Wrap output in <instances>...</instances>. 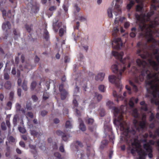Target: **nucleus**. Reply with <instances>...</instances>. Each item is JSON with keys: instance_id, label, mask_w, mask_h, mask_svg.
I'll return each mask as SVG.
<instances>
[{"instance_id": "obj_1", "label": "nucleus", "mask_w": 159, "mask_h": 159, "mask_svg": "<svg viewBox=\"0 0 159 159\" xmlns=\"http://www.w3.org/2000/svg\"><path fill=\"white\" fill-rule=\"evenodd\" d=\"M138 48L137 53L141 57L148 60V63L143 60L138 59L136 60L138 68L133 67L131 71L134 74L138 73L139 76L135 75L134 82L129 80L130 85L132 87L133 90L135 92L138 90L137 84L140 81H143L146 77L148 80V84L150 86L152 90V97L151 99V102L158 105L159 109V62L157 63L152 59V56L147 51L148 45L147 43H143L139 42L137 43Z\"/></svg>"}, {"instance_id": "obj_2", "label": "nucleus", "mask_w": 159, "mask_h": 159, "mask_svg": "<svg viewBox=\"0 0 159 159\" xmlns=\"http://www.w3.org/2000/svg\"><path fill=\"white\" fill-rule=\"evenodd\" d=\"M107 105L110 109L113 111L115 116L117 118L118 124L121 131L123 132V138L129 145V149L134 156L137 152L139 155V159H145L147 154L141 148L138 140L139 136L147 129V124L145 120L146 116L143 115L142 120L138 121L135 119L133 123L134 127L130 129L129 126L123 120V115L125 113V107L122 105L118 108L114 107L112 102L109 101L107 103Z\"/></svg>"}, {"instance_id": "obj_3", "label": "nucleus", "mask_w": 159, "mask_h": 159, "mask_svg": "<svg viewBox=\"0 0 159 159\" xmlns=\"http://www.w3.org/2000/svg\"><path fill=\"white\" fill-rule=\"evenodd\" d=\"M112 54L115 58L120 61V63L122 64L120 65L117 63L111 66V70L113 73L116 74V75H110L109 76V81L114 84L116 87L120 89V91L123 88L122 84H120V80L122 78L123 74L126 69V65L128 64V67L130 66V57H129L122 59L124 55V52H120L113 51Z\"/></svg>"}, {"instance_id": "obj_4", "label": "nucleus", "mask_w": 159, "mask_h": 159, "mask_svg": "<svg viewBox=\"0 0 159 159\" xmlns=\"http://www.w3.org/2000/svg\"><path fill=\"white\" fill-rule=\"evenodd\" d=\"M154 14L153 11L148 12L146 17L142 18L138 14H135V18L137 20V23L139 24V31H140V35L144 37L146 33L149 31V41L153 40L151 34V28L154 27L156 25H158V21L150 20V17Z\"/></svg>"}, {"instance_id": "obj_5", "label": "nucleus", "mask_w": 159, "mask_h": 159, "mask_svg": "<svg viewBox=\"0 0 159 159\" xmlns=\"http://www.w3.org/2000/svg\"><path fill=\"white\" fill-rule=\"evenodd\" d=\"M154 21H158L159 24L154 27L151 28V34L152 35V40L151 41H149L150 39L149 31L146 32L144 36V37H145L147 39V43H152L151 47L152 49H153V52L154 53V56L155 57V59L157 61L159 62V50L158 48H156L157 44L159 47V40L157 41L155 40L153 37L152 34L154 33H159V29L156 28V27L159 25V22L158 21L154 20Z\"/></svg>"}, {"instance_id": "obj_6", "label": "nucleus", "mask_w": 159, "mask_h": 159, "mask_svg": "<svg viewBox=\"0 0 159 159\" xmlns=\"http://www.w3.org/2000/svg\"><path fill=\"white\" fill-rule=\"evenodd\" d=\"M122 44L120 38H115L112 43V46L114 49H119L122 47Z\"/></svg>"}, {"instance_id": "obj_7", "label": "nucleus", "mask_w": 159, "mask_h": 159, "mask_svg": "<svg viewBox=\"0 0 159 159\" xmlns=\"http://www.w3.org/2000/svg\"><path fill=\"white\" fill-rule=\"evenodd\" d=\"M59 89L60 93L61 99H65L68 94V92L64 89V86L62 84L59 85Z\"/></svg>"}, {"instance_id": "obj_8", "label": "nucleus", "mask_w": 159, "mask_h": 159, "mask_svg": "<svg viewBox=\"0 0 159 159\" xmlns=\"http://www.w3.org/2000/svg\"><path fill=\"white\" fill-rule=\"evenodd\" d=\"M56 134L58 136H61L62 140L64 141H67L70 137L69 134L66 132V131L63 132L60 130H58L56 131Z\"/></svg>"}, {"instance_id": "obj_9", "label": "nucleus", "mask_w": 159, "mask_h": 159, "mask_svg": "<svg viewBox=\"0 0 159 159\" xmlns=\"http://www.w3.org/2000/svg\"><path fill=\"white\" fill-rule=\"evenodd\" d=\"M143 148L146 150V151L148 153V157L150 158H152L153 157L152 153V148L150 144L148 143L144 144L143 145Z\"/></svg>"}, {"instance_id": "obj_10", "label": "nucleus", "mask_w": 159, "mask_h": 159, "mask_svg": "<svg viewBox=\"0 0 159 159\" xmlns=\"http://www.w3.org/2000/svg\"><path fill=\"white\" fill-rule=\"evenodd\" d=\"M159 120V113L156 114V117L155 115L152 113H151L149 117V120L150 121H154L155 122H158Z\"/></svg>"}, {"instance_id": "obj_11", "label": "nucleus", "mask_w": 159, "mask_h": 159, "mask_svg": "<svg viewBox=\"0 0 159 159\" xmlns=\"http://www.w3.org/2000/svg\"><path fill=\"white\" fill-rule=\"evenodd\" d=\"M30 6L31 7L32 12L37 13L38 11L39 6L36 2H33L32 4L30 3Z\"/></svg>"}, {"instance_id": "obj_12", "label": "nucleus", "mask_w": 159, "mask_h": 159, "mask_svg": "<svg viewBox=\"0 0 159 159\" xmlns=\"http://www.w3.org/2000/svg\"><path fill=\"white\" fill-rule=\"evenodd\" d=\"M126 92H124L123 93V96L120 93H119L118 94H117L116 91H114L113 92V96L114 97L117 98L116 100L117 102H118V99L119 98L120 99H123L124 98V97L126 96Z\"/></svg>"}, {"instance_id": "obj_13", "label": "nucleus", "mask_w": 159, "mask_h": 159, "mask_svg": "<svg viewBox=\"0 0 159 159\" xmlns=\"http://www.w3.org/2000/svg\"><path fill=\"white\" fill-rule=\"evenodd\" d=\"M2 28L3 30L6 31L10 29L11 28V25L10 22L8 21L4 22L2 25Z\"/></svg>"}, {"instance_id": "obj_14", "label": "nucleus", "mask_w": 159, "mask_h": 159, "mask_svg": "<svg viewBox=\"0 0 159 159\" xmlns=\"http://www.w3.org/2000/svg\"><path fill=\"white\" fill-rule=\"evenodd\" d=\"M113 13L116 16H117L118 14H120L121 13V9L120 8V6L117 5V3L115 4Z\"/></svg>"}, {"instance_id": "obj_15", "label": "nucleus", "mask_w": 159, "mask_h": 159, "mask_svg": "<svg viewBox=\"0 0 159 159\" xmlns=\"http://www.w3.org/2000/svg\"><path fill=\"white\" fill-rule=\"evenodd\" d=\"M105 74L104 73H100L95 76V79L97 81H102L104 79Z\"/></svg>"}, {"instance_id": "obj_16", "label": "nucleus", "mask_w": 159, "mask_h": 159, "mask_svg": "<svg viewBox=\"0 0 159 159\" xmlns=\"http://www.w3.org/2000/svg\"><path fill=\"white\" fill-rule=\"evenodd\" d=\"M139 101L138 98H135L134 97H132L130 100L129 102V105L130 106L133 107L134 106V102L137 103Z\"/></svg>"}, {"instance_id": "obj_17", "label": "nucleus", "mask_w": 159, "mask_h": 159, "mask_svg": "<svg viewBox=\"0 0 159 159\" xmlns=\"http://www.w3.org/2000/svg\"><path fill=\"white\" fill-rule=\"evenodd\" d=\"M45 28L43 29V37L46 40H48L49 38V33L46 29V25H44Z\"/></svg>"}, {"instance_id": "obj_18", "label": "nucleus", "mask_w": 159, "mask_h": 159, "mask_svg": "<svg viewBox=\"0 0 159 159\" xmlns=\"http://www.w3.org/2000/svg\"><path fill=\"white\" fill-rule=\"evenodd\" d=\"M94 122V120L93 118L88 117L85 119L86 123L89 125H92L93 124Z\"/></svg>"}, {"instance_id": "obj_19", "label": "nucleus", "mask_w": 159, "mask_h": 159, "mask_svg": "<svg viewBox=\"0 0 159 159\" xmlns=\"http://www.w3.org/2000/svg\"><path fill=\"white\" fill-rule=\"evenodd\" d=\"M140 104L141 105V108L142 110L146 111L148 110V106L145 103L144 101H142L140 102Z\"/></svg>"}, {"instance_id": "obj_20", "label": "nucleus", "mask_w": 159, "mask_h": 159, "mask_svg": "<svg viewBox=\"0 0 159 159\" xmlns=\"http://www.w3.org/2000/svg\"><path fill=\"white\" fill-rule=\"evenodd\" d=\"M80 121V128L82 131H84L86 130V127L82 121L80 119H79Z\"/></svg>"}, {"instance_id": "obj_21", "label": "nucleus", "mask_w": 159, "mask_h": 159, "mask_svg": "<svg viewBox=\"0 0 159 159\" xmlns=\"http://www.w3.org/2000/svg\"><path fill=\"white\" fill-rule=\"evenodd\" d=\"M79 98L78 96H74V100L73 101V105L74 106V107H77L78 106V103L76 100L77 99Z\"/></svg>"}, {"instance_id": "obj_22", "label": "nucleus", "mask_w": 159, "mask_h": 159, "mask_svg": "<svg viewBox=\"0 0 159 159\" xmlns=\"http://www.w3.org/2000/svg\"><path fill=\"white\" fill-rule=\"evenodd\" d=\"M66 26H63V28H61L59 30V34L60 36H62L63 35L64 32L66 31Z\"/></svg>"}, {"instance_id": "obj_23", "label": "nucleus", "mask_w": 159, "mask_h": 159, "mask_svg": "<svg viewBox=\"0 0 159 159\" xmlns=\"http://www.w3.org/2000/svg\"><path fill=\"white\" fill-rule=\"evenodd\" d=\"M119 30L118 27L116 26L114 27L112 31V35L114 37L116 36L117 33L119 32Z\"/></svg>"}, {"instance_id": "obj_24", "label": "nucleus", "mask_w": 159, "mask_h": 159, "mask_svg": "<svg viewBox=\"0 0 159 159\" xmlns=\"http://www.w3.org/2000/svg\"><path fill=\"white\" fill-rule=\"evenodd\" d=\"M25 27L27 31L30 33L33 29V25L31 24H26L25 25Z\"/></svg>"}, {"instance_id": "obj_25", "label": "nucleus", "mask_w": 159, "mask_h": 159, "mask_svg": "<svg viewBox=\"0 0 159 159\" xmlns=\"http://www.w3.org/2000/svg\"><path fill=\"white\" fill-rule=\"evenodd\" d=\"M11 82L9 81H7L4 84V87L7 89H10L11 88Z\"/></svg>"}, {"instance_id": "obj_26", "label": "nucleus", "mask_w": 159, "mask_h": 159, "mask_svg": "<svg viewBox=\"0 0 159 159\" xmlns=\"http://www.w3.org/2000/svg\"><path fill=\"white\" fill-rule=\"evenodd\" d=\"M134 2L133 0H131L130 1L129 3L127 6V9L129 11L130 10L132 7L134 5Z\"/></svg>"}, {"instance_id": "obj_27", "label": "nucleus", "mask_w": 159, "mask_h": 159, "mask_svg": "<svg viewBox=\"0 0 159 159\" xmlns=\"http://www.w3.org/2000/svg\"><path fill=\"white\" fill-rule=\"evenodd\" d=\"M40 133L39 132H38L35 130H30L31 135L34 136H39L40 135Z\"/></svg>"}, {"instance_id": "obj_28", "label": "nucleus", "mask_w": 159, "mask_h": 159, "mask_svg": "<svg viewBox=\"0 0 159 159\" xmlns=\"http://www.w3.org/2000/svg\"><path fill=\"white\" fill-rule=\"evenodd\" d=\"M22 87L24 90L26 91L27 90V82L25 80L23 81Z\"/></svg>"}, {"instance_id": "obj_29", "label": "nucleus", "mask_w": 159, "mask_h": 159, "mask_svg": "<svg viewBox=\"0 0 159 159\" xmlns=\"http://www.w3.org/2000/svg\"><path fill=\"white\" fill-rule=\"evenodd\" d=\"M18 119V116L17 115L14 116L13 120V122L14 126L17 125V122Z\"/></svg>"}, {"instance_id": "obj_30", "label": "nucleus", "mask_w": 159, "mask_h": 159, "mask_svg": "<svg viewBox=\"0 0 159 159\" xmlns=\"http://www.w3.org/2000/svg\"><path fill=\"white\" fill-rule=\"evenodd\" d=\"M18 130L20 133L22 134L25 133L26 131V129L24 127L21 126L18 127Z\"/></svg>"}, {"instance_id": "obj_31", "label": "nucleus", "mask_w": 159, "mask_h": 159, "mask_svg": "<svg viewBox=\"0 0 159 159\" xmlns=\"http://www.w3.org/2000/svg\"><path fill=\"white\" fill-rule=\"evenodd\" d=\"M143 5L142 3L136 6V10L137 11H141L143 8Z\"/></svg>"}, {"instance_id": "obj_32", "label": "nucleus", "mask_w": 159, "mask_h": 159, "mask_svg": "<svg viewBox=\"0 0 159 159\" xmlns=\"http://www.w3.org/2000/svg\"><path fill=\"white\" fill-rule=\"evenodd\" d=\"M112 9L111 8H109L107 10L108 15L109 17L110 18L112 17Z\"/></svg>"}, {"instance_id": "obj_33", "label": "nucleus", "mask_w": 159, "mask_h": 159, "mask_svg": "<svg viewBox=\"0 0 159 159\" xmlns=\"http://www.w3.org/2000/svg\"><path fill=\"white\" fill-rule=\"evenodd\" d=\"M136 30V29L135 28H133L131 29L132 32H131L130 34V36L131 37L134 38L135 36V34L134 32H135Z\"/></svg>"}, {"instance_id": "obj_34", "label": "nucleus", "mask_w": 159, "mask_h": 159, "mask_svg": "<svg viewBox=\"0 0 159 159\" xmlns=\"http://www.w3.org/2000/svg\"><path fill=\"white\" fill-rule=\"evenodd\" d=\"M16 111L17 112H20V111L21 106L18 103H17L16 105Z\"/></svg>"}, {"instance_id": "obj_35", "label": "nucleus", "mask_w": 159, "mask_h": 159, "mask_svg": "<svg viewBox=\"0 0 159 159\" xmlns=\"http://www.w3.org/2000/svg\"><path fill=\"white\" fill-rule=\"evenodd\" d=\"M66 128L70 129L72 128V124L70 121L68 120L66 122Z\"/></svg>"}, {"instance_id": "obj_36", "label": "nucleus", "mask_w": 159, "mask_h": 159, "mask_svg": "<svg viewBox=\"0 0 159 159\" xmlns=\"http://www.w3.org/2000/svg\"><path fill=\"white\" fill-rule=\"evenodd\" d=\"M54 156L56 157V159H61V155L58 152L54 153Z\"/></svg>"}, {"instance_id": "obj_37", "label": "nucleus", "mask_w": 159, "mask_h": 159, "mask_svg": "<svg viewBox=\"0 0 159 159\" xmlns=\"http://www.w3.org/2000/svg\"><path fill=\"white\" fill-rule=\"evenodd\" d=\"M95 97L96 98L98 101H99L102 99V96L101 94H100L97 93H95Z\"/></svg>"}, {"instance_id": "obj_38", "label": "nucleus", "mask_w": 159, "mask_h": 159, "mask_svg": "<svg viewBox=\"0 0 159 159\" xmlns=\"http://www.w3.org/2000/svg\"><path fill=\"white\" fill-rule=\"evenodd\" d=\"M48 113L47 111L45 110H43L41 111L40 115L42 116L43 117L46 115Z\"/></svg>"}, {"instance_id": "obj_39", "label": "nucleus", "mask_w": 159, "mask_h": 159, "mask_svg": "<svg viewBox=\"0 0 159 159\" xmlns=\"http://www.w3.org/2000/svg\"><path fill=\"white\" fill-rule=\"evenodd\" d=\"M98 89L100 91L102 92H104L105 90V87L104 85H100L98 87Z\"/></svg>"}, {"instance_id": "obj_40", "label": "nucleus", "mask_w": 159, "mask_h": 159, "mask_svg": "<svg viewBox=\"0 0 159 159\" xmlns=\"http://www.w3.org/2000/svg\"><path fill=\"white\" fill-rule=\"evenodd\" d=\"M36 83L35 81H33L31 84V88L32 90H34L36 85Z\"/></svg>"}, {"instance_id": "obj_41", "label": "nucleus", "mask_w": 159, "mask_h": 159, "mask_svg": "<svg viewBox=\"0 0 159 159\" xmlns=\"http://www.w3.org/2000/svg\"><path fill=\"white\" fill-rule=\"evenodd\" d=\"M63 7L66 12L68 11V3H65L63 6Z\"/></svg>"}, {"instance_id": "obj_42", "label": "nucleus", "mask_w": 159, "mask_h": 159, "mask_svg": "<svg viewBox=\"0 0 159 159\" xmlns=\"http://www.w3.org/2000/svg\"><path fill=\"white\" fill-rule=\"evenodd\" d=\"M159 2V0H152V3L151 5V6L153 7L154 9L155 10L156 9V6L154 5V4L156 2Z\"/></svg>"}, {"instance_id": "obj_43", "label": "nucleus", "mask_w": 159, "mask_h": 159, "mask_svg": "<svg viewBox=\"0 0 159 159\" xmlns=\"http://www.w3.org/2000/svg\"><path fill=\"white\" fill-rule=\"evenodd\" d=\"M49 98L48 94L47 93H44L43 95V98L44 100H46Z\"/></svg>"}, {"instance_id": "obj_44", "label": "nucleus", "mask_w": 159, "mask_h": 159, "mask_svg": "<svg viewBox=\"0 0 159 159\" xmlns=\"http://www.w3.org/2000/svg\"><path fill=\"white\" fill-rule=\"evenodd\" d=\"M1 129L3 130H5L7 128L6 126L5 123L2 122L1 124Z\"/></svg>"}, {"instance_id": "obj_45", "label": "nucleus", "mask_w": 159, "mask_h": 159, "mask_svg": "<svg viewBox=\"0 0 159 159\" xmlns=\"http://www.w3.org/2000/svg\"><path fill=\"white\" fill-rule=\"evenodd\" d=\"M77 19L80 20L81 21H84L86 20V18L84 16H79L77 18Z\"/></svg>"}, {"instance_id": "obj_46", "label": "nucleus", "mask_w": 159, "mask_h": 159, "mask_svg": "<svg viewBox=\"0 0 159 159\" xmlns=\"http://www.w3.org/2000/svg\"><path fill=\"white\" fill-rule=\"evenodd\" d=\"M13 32L15 36H16L17 37L20 36V32L19 31H17L16 29H14L13 31Z\"/></svg>"}, {"instance_id": "obj_47", "label": "nucleus", "mask_w": 159, "mask_h": 159, "mask_svg": "<svg viewBox=\"0 0 159 159\" xmlns=\"http://www.w3.org/2000/svg\"><path fill=\"white\" fill-rule=\"evenodd\" d=\"M4 79L6 80H8L9 79V75L8 73L5 72L4 74Z\"/></svg>"}, {"instance_id": "obj_48", "label": "nucleus", "mask_w": 159, "mask_h": 159, "mask_svg": "<svg viewBox=\"0 0 159 159\" xmlns=\"http://www.w3.org/2000/svg\"><path fill=\"white\" fill-rule=\"evenodd\" d=\"M105 127V131H111V126L109 125H105L104 126Z\"/></svg>"}, {"instance_id": "obj_49", "label": "nucleus", "mask_w": 159, "mask_h": 159, "mask_svg": "<svg viewBox=\"0 0 159 159\" xmlns=\"http://www.w3.org/2000/svg\"><path fill=\"white\" fill-rule=\"evenodd\" d=\"M152 122L150 124V125H149V127L150 128H151V129H153L155 126V123H156L157 122H155L154 121H152Z\"/></svg>"}, {"instance_id": "obj_50", "label": "nucleus", "mask_w": 159, "mask_h": 159, "mask_svg": "<svg viewBox=\"0 0 159 159\" xmlns=\"http://www.w3.org/2000/svg\"><path fill=\"white\" fill-rule=\"evenodd\" d=\"M149 135L148 134L146 133L143 135V137L144 138V139L143 140V141L145 142H147V138L148 137Z\"/></svg>"}, {"instance_id": "obj_51", "label": "nucleus", "mask_w": 159, "mask_h": 159, "mask_svg": "<svg viewBox=\"0 0 159 159\" xmlns=\"http://www.w3.org/2000/svg\"><path fill=\"white\" fill-rule=\"evenodd\" d=\"M32 98L34 102H36L38 100V98L35 95H33L32 96Z\"/></svg>"}, {"instance_id": "obj_52", "label": "nucleus", "mask_w": 159, "mask_h": 159, "mask_svg": "<svg viewBox=\"0 0 159 159\" xmlns=\"http://www.w3.org/2000/svg\"><path fill=\"white\" fill-rule=\"evenodd\" d=\"M8 139L10 142H15V139L12 136H10L8 138Z\"/></svg>"}, {"instance_id": "obj_53", "label": "nucleus", "mask_w": 159, "mask_h": 159, "mask_svg": "<svg viewBox=\"0 0 159 159\" xmlns=\"http://www.w3.org/2000/svg\"><path fill=\"white\" fill-rule=\"evenodd\" d=\"M27 115L29 117L32 118L33 117V114L31 112H28L27 113Z\"/></svg>"}, {"instance_id": "obj_54", "label": "nucleus", "mask_w": 159, "mask_h": 159, "mask_svg": "<svg viewBox=\"0 0 159 159\" xmlns=\"http://www.w3.org/2000/svg\"><path fill=\"white\" fill-rule=\"evenodd\" d=\"M21 89L20 88H18L17 91V93L18 96L19 97L21 96Z\"/></svg>"}, {"instance_id": "obj_55", "label": "nucleus", "mask_w": 159, "mask_h": 159, "mask_svg": "<svg viewBox=\"0 0 159 159\" xmlns=\"http://www.w3.org/2000/svg\"><path fill=\"white\" fill-rule=\"evenodd\" d=\"M70 61L69 57L67 56H65L64 57V61L66 63L69 62Z\"/></svg>"}, {"instance_id": "obj_56", "label": "nucleus", "mask_w": 159, "mask_h": 159, "mask_svg": "<svg viewBox=\"0 0 159 159\" xmlns=\"http://www.w3.org/2000/svg\"><path fill=\"white\" fill-rule=\"evenodd\" d=\"M14 95V93L13 92H11L10 93L9 98L10 100H12Z\"/></svg>"}, {"instance_id": "obj_57", "label": "nucleus", "mask_w": 159, "mask_h": 159, "mask_svg": "<svg viewBox=\"0 0 159 159\" xmlns=\"http://www.w3.org/2000/svg\"><path fill=\"white\" fill-rule=\"evenodd\" d=\"M57 25V23H53V28L54 30L56 32H57L58 31V29L56 28V25Z\"/></svg>"}, {"instance_id": "obj_58", "label": "nucleus", "mask_w": 159, "mask_h": 159, "mask_svg": "<svg viewBox=\"0 0 159 159\" xmlns=\"http://www.w3.org/2000/svg\"><path fill=\"white\" fill-rule=\"evenodd\" d=\"M74 7L78 12H79L80 11V8L78 6L77 4H75V5Z\"/></svg>"}, {"instance_id": "obj_59", "label": "nucleus", "mask_w": 159, "mask_h": 159, "mask_svg": "<svg viewBox=\"0 0 159 159\" xmlns=\"http://www.w3.org/2000/svg\"><path fill=\"white\" fill-rule=\"evenodd\" d=\"M77 145L80 147H83V145L79 141H76V146Z\"/></svg>"}, {"instance_id": "obj_60", "label": "nucleus", "mask_w": 159, "mask_h": 159, "mask_svg": "<svg viewBox=\"0 0 159 159\" xmlns=\"http://www.w3.org/2000/svg\"><path fill=\"white\" fill-rule=\"evenodd\" d=\"M80 26V23L78 21L76 22V25L74 27V29L75 30H78L79 29V27Z\"/></svg>"}, {"instance_id": "obj_61", "label": "nucleus", "mask_w": 159, "mask_h": 159, "mask_svg": "<svg viewBox=\"0 0 159 159\" xmlns=\"http://www.w3.org/2000/svg\"><path fill=\"white\" fill-rule=\"evenodd\" d=\"M26 108L28 110H31L32 108L31 104H27L26 105Z\"/></svg>"}, {"instance_id": "obj_62", "label": "nucleus", "mask_w": 159, "mask_h": 159, "mask_svg": "<svg viewBox=\"0 0 159 159\" xmlns=\"http://www.w3.org/2000/svg\"><path fill=\"white\" fill-rule=\"evenodd\" d=\"M52 147L54 149L56 150L57 149L58 147L57 146V144L56 143H53Z\"/></svg>"}, {"instance_id": "obj_63", "label": "nucleus", "mask_w": 159, "mask_h": 159, "mask_svg": "<svg viewBox=\"0 0 159 159\" xmlns=\"http://www.w3.org/2000/svg\"><path fill=\"white\" fill-rule=\"evenodd\" d=\"M126 89L128 91V93L129 94L131 93V88L128 85H126L125 87Z\"/></svg>"}, {"instance_id": "obj_64", "label": "nucleus", "mask_w": 159, "mask_h": 159, "mask_svg": "<svg viewBox=\"0 0 159 159\" xmlns=\"http://www.w3.org/2000/svg\"><path fill=\"white\" fill-rule=\"evenodd\" d=\"M60 151L61 152H64V146L63 145H61L59 148Z\"/></svg>"}]
</instances>
